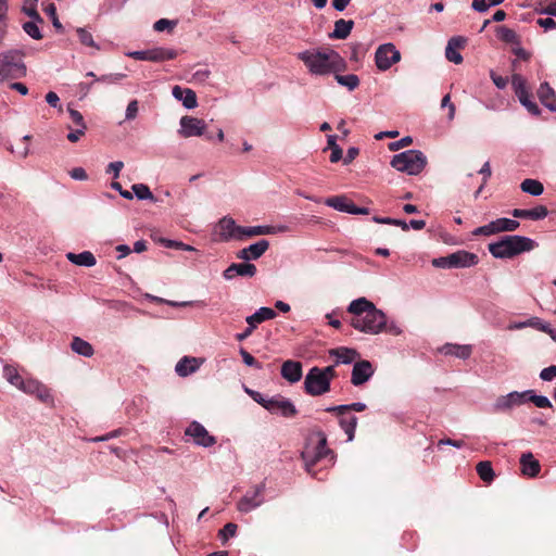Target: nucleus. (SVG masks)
<instances>
[{
    "instance_id": "1",
    "label": "nucleus",
    "mask_w": 556,
    "mask_h": 556,
    "mask_svg": "<svg viewBox=\"0 0 556 556\" xmlns=\"http://www.w3.org/2000/svg\"><path fill=\"white\" fill-rule=\"evenodd\" d=\"M348 313L351 314V326L361 332L378 334L387 327L386 314L366 298L352 301Z\"/></svg>"
},
{
    "instance_id": "2",
    "label": "nucleus",
    "mask_w": 556,
    "mask_h": 556,
    "mask_svg": "<svg viewBox=\"0 0 556 556\" xmlns=\"http://www.w3.org/2000/svg\"><path fill=\"white\" fill-rule=\"evenodd\" d=\"M308 72L313 75H329L346 70L345 60L333 49H309L298 53Z\"/></svg>"
},
{
    "instance_id": "3",
    "label": "nucleus",
    "mask_w": 556,
    "mask_h": 556,
    "mask_svg": "<svg viewBox=\"0 0 556 556\" xmlns=\"http://www.w3.org/2000/svg\"><path fill=\"white\" fill-rule=\"evenodd\" d=\"M538 243L522 236H504L500 241L489 244L490 253L496 258H513L514 256L533 250Z\"/></svg>"
},
{
    "instance_id": "4",
    "label": "nucleus",
    "mask_w": 556,
    "mask_h": 556,
    "mask_svg": "<svg viewBox=\"0 0 556 556\" xmlns=\"http://www.w3.org/2000/svg\"><path fill=\"white\" fill-rule=\"evenodd\" d=\"M316 435L318 438V442L314 450H307L302 453L305 469L313 477H317V471L315 468L320 463H324V467H327L329 465H332L334 459L333 451L327 447L326 434L321 430H318L316 432Z\"/></svg>"
},
{
    "instance_id": "5",
    "label": "nucleus",
    "mask_w": 556,
    "mask_h": 556,
    "mask_svg": "<svg viewBox=\"0 0 556 556\" xmlns=\"http://www.w3.org/2000/svg\"><path fill=\"white\" fill-rule=\"evenodd\" d=\"M23 58L24 52L18 49L0 52V84L26 76L27 68Z\"/></svg>"
},
{
    "instance_id": "6",
    "label": "nucleus",
    "mask_w": 556,
    "mask_h": 556,
    "mask_svg": "<svg viewBox=\"0 0 556 556\" xmlns=\"http://www.w3.org/2000/svg\"><path fill=\"white\" fill-rule=\"evenodd\" d=\"M427 165L426 155L419 150H407L395 154L391 160V166L399 172L408 175H418Z\"/></svg>"
},
{
    "instance_id": "7",
    "label": "nucleus",
    "mask_w": 556,
    "mask_h": 556,
    "mask_svg": "<svg viewBox=\"0 0 556 556\" xmlns=\"http://www.w3.org/2000/svg\"><path fill=\"white\" fill-rule=\"evenodd\" d=\"M511 85L519 102L528 110V112L535 116L540 115L541 110L532 100V93L527 86V80L520 74H514L511 77Z\"/></svg>"
},
{
    "instance_id": "8",
    "label": "nucleus",
    "mask_w": 556,
    "mask_h": 556,
    "mask_svg": "<svg viewBox=\"0 0 556 556\" xmlns=\"http://www.w3.org/2000/svg\"><path fill=\"white\" fill-rule=\"evenodd\" d=\"M304 390L312 396H318L330 391V382L319 367L309 369L304 380Z\"/></svg>"
},
{
    "instance_id": "9",
    "label": "nucleus",
    "mask_w": 556,
    "mask_h": 556,
    "mask_svg": "<svg viewBox=\"0 0 556 556\" xmlns=\"http://www.w3.org/2000/svg\"><path fill=\"white\" fill-rule=\"evenodd\" d=\"M401 61V53L393 43H384L378 47L375 53V62L377 67L386 72L393 64Z\"/></svg>"
},
{
    "instance_id": "10",
    "label": "nucleus",
    "mask_w": 556,
    "mask_h": 556,
    "mask_svg": "<svg viewBox=\"0 0 556 556\" xmlns=\"http://www.w3.org/2000/svg\"><path fill=\"white\" fill-rule=\"evenodd\" d=\"M20 390L26 394L36 396L40 402L45 404H53V396L51 395L50 390L36 379H25Z\"/></svg>"
},
{
    "instance_id": "11",
    "label": "nucleus",
    "mask_w": 556,
    "mask_h": 556,
    "mask_svg": "<svg viewBox=\"0 0 556 556\" xmlns=\"http://www.w3.org/2000/svg\"><path fill=\"white\" fill-rule=\"evenodd\" d=\"M265 409L271 414H279L282 417L291 418L298 414L293 403L281 395L273 396L266 402Z\"/></svg>"
},
{
    "instance_id": "12",
    "label": "nucleus",
    "mask_w": 556,
    "mask_h": 556,
    "mask_svg": "<svg viewBox=\"0 0 556 556\" xmlns=\"http://www.w3.org/2000/svg\"><path fill=\"white\" fill-rule=\"evenodd\" d=\"M243 229L236 226L231 218L224 217L214 228V238L218 241H226L232 238H241Z\"/></svg>"
},
{
    "instance_id": "13",
    "label": "nucleus",
    "mask_w": 556,
    "mask_h": 556,
    "mask_svg": "<svg viewBox=\"0 0 556 556\" xmlns=\"http://www.w3.org/2000/svg\"><path fill=\"white\" fill-rule=\"evenodd\" d=\"M325 204L330 206V207H333L337 211L345 212V213H349V214H355V215H367V214H369V208L356 206L345 195H336V197L327 198L325 200Z\"/></svg>"
},
{
    "instance_id": "14",
    "label": "nucleus",
    "mask_w": 556,
    "mask_h": 556,
    "mask_svg": "<svg viewBox=\"0 0 556 556\" xmlns=\"http://www.w3.org/2000/svg\"><path fill=\"white\" fill-rule=\"evenodd\" d=\"M375 374V368L369 361L355 362L351 375V383L355 387L363 386Z\"/></svg>"
},
{
    "instance_id": "15",
    "label": "nucleus",
    "mask_w": 556,
    "mask_h": 556,
    "mask_svg": "<svg viewBox=\"0 0 556 556\" xmlns=\"http://www.w3.org/2000/svg\"><path fill=\"white\" fill-rule=\"evenodd\" d=\"M185 433L191 437L198 445L208 447L215 444V438L210 435L207 430L197 421L191 422Z\"/></svg>"
},
{
    "instance_id": "16",
    "label": "nucleus",
    "mask_w": 556,
    "mask_h": 556,
    "mask_svg": "<svg viewBox=\"0 0 556 556\" xmlns=\"http://www.w3.org/2000/svg\"><path fill=\"white\" fill-rule=\"evenodd\" d=\"M277 316V313L275 309L270 307H261L258 308L254 314H252L249 317H245V323L248 324V327H245V338L252 334L253 330L256 329V327L266 321L274 319Z\"/></svg>"
},
{
    "instance_id": "17",
    "label": "nucleus",
    "mask_w": 556,
    "mask_h": 556,
    "mask_svg": "<svg viewBox=\"0 0 556 556\" xmlns=\"http://www.w3.org/2000/svg\"><path fill=\"white\" fill-rule=\"evenodd\" d=\"M180 127L181 129L179 132L182 137H195L201 136L205 130V123L202 119L190 117V116H184L180 119Z\"/></svg>"
},
{
    "instance_id": "18",
    "label": "nucleus",
    "mask_w": 556,
    "mask_h": 556,
    "mask_svg": "<svg viewBox=\"0 0 556 556\" xmlns=\"http://www.w3.org/2000/svg\"><path fill=\"white\" fill-rule=\"evenodd\" d=\"M450 264L452 268H466L478 264L479 257L477 254L459 250L450 254Z\"/></svg>"
},
{
    "instance_id": "19",
    "label": "nucleus",
    "mask_w": 556,
    "mask_h": 556,
    "mask_svg": "<svg viewBox=\"0 0 556 556\" xmlns=\"http://www.w3.org/2000/svg\"><path fill=\"white\" fill-rule=\"evenodd\" d=\"M204 363V358L184 356L175 366V371L179 377H188L195 372Z\"/></svg>"
},
{
    "instance_id": "20",
    "label": "nucleus",
    "mask_w": 556,
    "mask_h": 556,
    "mask_svg": "<svg viewBox=\"0 0 556 556\" xmlns=\"http://www.w3.org/2000/svg\"><path fill=\"white\" fill-rule=\"evenodd\" d=\"M467 39L462 36L452 37L447 46L445 48V56L450 62L454 64H460L463 62V56L458 52V50L464 49L466 46Z\"/></svg>"
},
{
    "instance_id": "21",
    "label": "nucleus",
    "mask_w": 556,
    "mask_h": 556,
    "mask_svg": "<svg viewBox=\"0 0 556 556\" xmlns=\"http://www.w3.org/2000/svg\"><path fill=\"white\" fill-rule=\"evenodd\" d=\"M281 376L290 383H295L302 378V364L288 359L281 366Z\"/></svg>"
},
{
    "instance_id": "22",
    "label": "nucleus",
    "mask_w": 556,
    "mask_h": 556,
    "mask_svg": "<svg viewBox=\"0 0 556 556\" xmlns=\"http://www.w3.org/2000/svg\"><path fill=\"white\" fill-rule=\"evenodd\" d=\"M511 215L515 218H525V219H531V220H540L545 218L548 215V210L544 205H538L533 208L526 210V208H514L511 211Z\"/></svg>"
},
{
    "instance_id": "23",
    "label": "nucleus",
    "mask_w": 556,
    "mask_h": 556,
    "mask_svg": "<svg viewBox=\"0 0 556 556\" xmlns=\"http://www.w3.org/2000/svg\"><path fill=\"white\" fill-rule=\"evenodd\" d=\"M521 472L528 477H536L540 473L541 465L532 453H523L520 457Z\"/></svg>"
},
{
    "instance_id": "24",
    "label": "nucleus",
    "mask_w": 556,
    "mask_h": 556,
    "mask_svg": "<svg viewBox=\"0 0 556 556\" xmlns=\"http://www.w3.org/2000/svg\"><path fill=\"white\" fill-rule=\"evenodd\" d=\"M173 96L175 99L181 101L186 109H194L198 104L195 92L189 88L175 86L173 88Z\"/></svg>"
},
{
    "instance_id": "25",
    "label": "nucleus",
    "mask_w": 556,
    "mask_h": 556,
    "mask_svg": "<svg viewBox=\"0 0 556 556\" xmlns=\"http://www.w3.org/2000/svg\"><path fill=\"white\" fill-rule=\"evenodd\" d=\"M538 97L544 106L556 112V104L554 103L556 94L548 83L544 81L540 85L538 89Z\"/></svg>"
},
{
    "instance_id": "26",
    "label": "nucleus",
    "mask_w": 556,
    "mask_h": 556,
    "mask_svg": "<svg viewBox=\"0 0 556 556\" xmlns=\"http://www.w3.org/2000/svg\"><path fill=\"white\" fill-rule=\"evenodd\" d=\"M339 417V425L348 435V441H352L355 437L357 426V417L349 415V413L336 414Z\"/></svg>"
},
{
    "instance_id": "27",
    "label": "nucleus",
    "mask_w": 556,
    "mask_h": 556,
    "mask_svg": "<svg viewBox=\"0 0 556 556\" xmlns=\"http://www.w3.org/2000/svg\"><path fill=\"white\" fill-rule=\"evenodd\" d=\"M354 26V22L352 20H343L340 18L334 22V29L329 34V38L331 39H345L350 36Z\"/></svg>"
},
{
    "instance_id": "28",
    "label": "nucleus",
    "mask_w": 556,
    "mask_h": 556,
    "mask_svg": "<svg viewBox=\"0 0 556 556\" xmlns=\"http://www.w3.org/2000/svg\"><path fill=\"white\" fill-rule=\"evenodd\" d=\"M177 55V51L172 48L153 47L150 49V62H164L174 60Z\"/></svg>"
},
{
    "instance_id": "29",
    "label": "nucleus",
    "mask_w": 556,
    "mask_h": 556,
    "mask_svg": "<svg viewBox=\"0 0 556 556\" xmlns=\"http://www.w3.org/2000/svg\"><path fill=\"white\" fill-rule=\"evenodd\" d=\"M66 257L71 263L77 266L91 267L97 263L94 255L89 251H84L78 254L70 252L66 254Z\"/></svg>"
},
{
    "instance_id": "30",
    "label": "nucleus",
    "mask_w": 556,
    "mask_h": 556,
    "mask_svg": "<svg viewBox=\"0 0 556 556\" xmlns=\"http://www.w3.org/2000/svg\"><path fill=\"white\" fill-rule=\"evenodd\" d=\"M442 352L445 355H452L460 359H467L472 353V348L471 345H458L447 343L442 348Z\"/></svg>"
},
{
    "instance_id": "31",
    "label": "nucleus",
    "mask_w": 556,
    "mask_h": 556,
    "mask_svg": "<svg viewBox=\"0 0 556 556\" xmlns=\"http://www.w3.org/2000/svg\"><path fill=\"white\" fill-rule=\"evenodd\" d=\"M330 355L336 356L337 363L343 364H351L359 356L356 350L344 346L331 350Z\"/></svg>"
},
{
    "instance_id": "32",
    "label": "nucleus",
    "mask_w": 556,
    "mask_h": 556,
    "mask_svg": "<svg viewBox=\"0 0 556 556\" xmlns=\"http://www.w3.org/2000/svg\"><path fill=\"white\" fill-rule=\"evenodd\" d=\"M287 228L285 226H250L245 227V238L263 235H275L277 232H283Z\"/></svg>"
},
{
    "instance_id": "33",
    "label": "nucleus",
    "mask_w": 556,
    "mask_h": 556,
    "mask_svg": "<svg viewBox=\"0 0 556 556\" xmlns=\"http://www.w3.org/2000/svg\"><path fill=\"white\" fill-rule=\"evenodd\" d=\"M269 248V242L262 239L245 248V261L260 258Z\"/></svg>"
},
{
    "instance_id": "34",
    "label": "nucleus",
    "mask_w": 556,
    "mask_h": 556,
    "mask_svg": "<svg viewBox=\"0 0 556 556\" xmlns=\"http://www.w3.org/2000/svg\"><path fill=\"white\" fill-rule=\"evenodd\" d=\"M253 496L245 494V511L255 508L263 503L264 482L255 483L253 486Z\"/></svg>"
},
{
    "instance_id": "35",
    "label": "nucleus",
    "mask_w": 556,
    "mask_h": 556,
    "mask_svg": "<svg viewBox=\"0 0 556 556\" xmlns=\"http://www.w3.org/2000/svg\"><path fill=\"white\" fill-rule=\"evenodd\" d=\"M496 36L500 40H502L505 43H513V45H519L520 38L517 35V33L508 28L506 26H498L496 27Z\"/></svg>"
},
{
    "instance_id": "36",
    "label": "nucleus",
    "mask_w": 556,
    "mask_h": 556,
    "mask_svg": "<svg viewBox=\"0 0 556 556\" xmlns=\"http://www.w3.org/2000/svg\"><path fill=\"white\" fill-rule=\"evenodd\" d=\"M520 188L523 192L529 193L531 195H540L544 191L543 184L536 179L527 178L525 179Z\"/></svg>"
},
{
    "instance_id": "37",
    "label": "nucleus",
    "mask_w": 556,
    "mask_h": 556,
    "mask_svg": "<svg viewBox=\"0 0 556 556\" xmlns=\"http://www.w3.org/2000/svg\"><path fill=\"white\" fill-rule=\"evenodd\" d=\"M71 346L75 353L85 357H90L93 354L91 344L78 337L73 339Z\"/></svg>"
},
{
    "instance_id": "38",
    "label": "nucleus",
    "mask_w": 556,
    "mask_h": 556,
    "mask_svg": "<svg viewBox=\"0 0 556 556\" xmlns=\"http://www.w3.org/2000/svg\"><path fill=\"white\" fill-rule=\"evenodd\" d=\"M476 469L482 481L490 483L494 480L495 473L490 462L478 463Z\"/></svg>"
},
{
    "instance_id": "39",
    "label": "nucleus",
    "mask_w": 556,
    "mask_h": 556,
    "mask_svg": "<svg viewBox=\"0 0 556 556\" xmlns=\"http://www.w3.org/2000/svg\"><path fill=\"white\" fill-rule=\"evenodd\" d=\"M337 83L341 86L346 87L350 91L356 89L359 86V78L355 74L349 75H340L339 73H333Z\"/></svg>"
},
{
    "instance_id": "40",
    "label": "nucleus",
    "mask_w": 556,
    "mask_h": 556,
    "mask_svg": "<svg viewBox=\"0 0 556 556\" xmlns=\"http://www.w3.org/2000/svg\"><path fill=\"white\" fill-rule=\"evenodd\" d=\"M366 407L367 406L365 403L356 402V403L346 404V405H338V406L328 407L326 410L329 413L342 414V413H350L352 410L353 412H364L366 409Z\"/></svg>"
},
{
    "instance_id": "41",
    "label": "nucleus",
    "mask_w": 556,
    "mask_h": 556,
    "mask_svg": "<svg viewBox=\"0 0 556 556\" xmlns=\"http://www.w3.org/2000/svg\"><path fill=\"white\" fill-rule=\"evenodd\" d=\"M527 326L535 328V329H538L540 331H543L545 333L553 334V329L551 328V325L547 324V323H544L539 317H532L528 321L521 323V324L517 325L516 327L517 328H523V327H527Z\"/></svg>"
},
{
    "instance_id": "42",
    "label": "nucleus",
    "mask_w": 556,
    "mask_h": 556,
    "mask_svg": "<svg viewBox=\"0 0 556 556\" xmlns=\"http://www.w3.org/2000/svg\"><path fill=\"white\" fill-rule=\"evenodd\" d=\"M3 375H4L5 379L12 386L16 387L17 389H20L22 387L23 382L25 381V379L22 378V376L17 372V370L10 365L4 366Z\"/></svg>"
},
{
    "instance_id": "43",
    "label": "nucleus",
    "mask_w": 556,
    "mask_h": 556,
    "mask_svg": "<svg viewBox=\"0 0 556 556\" xmlns=\"http://www.w3.org/2000/svg\"><path fill=\"white\" fill-rule=\"evenodd\" d=\"M134 194L139 200H151L155 201V198L153 193L151 192L150 188L144 184H135L131 187Z\"/></svg>"
},
{
    "instance_id": "44",
    "label": "nucleus",
    "mask_w": 556,
    "mask_h": 556,
    "mask_svg": "<svg viewBox=\"0 0 556 556\" xmlns=\"http://www.w3.org/2000/svg\"><path fill=\"white\" fill-rule=\"evenodd\" d=\"M528 401L533 403L539 408H553L552 402L544 395H536L534 390H528Z\"/></svg>"
},
{
    "instance_id": "45",
    "label": "nucleus",
    "mask_w": 556,
    "mask_h": 556,
    "mask_svg": "<svg viewBox=\"0 0 556 556\" xmlns=\"http://www.w3.org/2000/svg\"><path fill=\"white\" fill-rule=\"evenodd\" d=\"M37 2L38 0H24L22 11L30 18L42 22V18L37 11Z\"/></svg>"
},
{
    "instance_id": "46",
    "label": "nucleus",
    "mask_w": 556,
    "mask_h": 556,
    "mask_svg": "<svg viewBox=\"0 0 556 556\" xmlns=\"http://www.w3.org/2000/svg\"><path fill=\"white\" fill-rule=\"evenodd\" d=\"M39 21L33 20L23 24V30L33 39L39 40L42 38V34L37 25Z\"/></svg>"
},
{
    "instance_id": "47",
    "label": "nucleus",
    "mask_w": 556,
    "mask_h": 556,
    "mask_svg": "<svg viewBox=\"0 0 556 556\" xmlns=\"http://www.w3.org/2000/svg\"><path fill=\"white\" fill-rule=\"evenodd\" d=\"M495 222H496V227H497L498 232L514 231L520 225L519 222H517L515 219L505 218V217L497 218Z\"/></svg>"
},
{
    "instance_id": "48",
    "label": "nucleus",
    "mask_w": 556,
    "mask_h": 556,
    "mask_svg": "<svg viewBox=\"0 0 556 556\" xmlns=\"http://www.w3.org/2000/svg\"><path fill=\"white\" fill-rule=\"evenodd\" d=\"M8 33V5H0V46Z\"/></svg>"
},
{
    "instance_id": "49",
    "label": "nucleus",
    "mask_w": 556,
    "mask_h": 556,
    "mask_svg": "<svg viewBox=\"0 0 556 556\" xmlns=\"http://www.w3.org/2000/svg\"><path fill=\"white\" fill-rule=\"evenodd\" d=\"M237 529L238 526L236 523L229 522L225 525L218 533L222 543L225 544L230 538H233L236 535Z\"/></svg>"
},
{
    "instance_id": "50",
    "label": "nucleus",
    "mask_w": 556,
    "mask_h": 556,
    "mask_svg": "<svg viewBox=\"0 0 556 556\" xmlns=\"http://www.w3.org/2000/svg\"><path fill=\"white\" fill-rule=\"evenodd\" d=\"M495 233H498L495 220L489 223L488 225L480 226L472 231V236L475 237L491 236Z\"/></svg>"
},
{
    "instance_id": "51",
    "label": "nucleus",
    "mask_w": 556,
    "mask_h": 556,
    "mask_svg": "<svg viewBox=\"0 0 556 556\" xmlns=\"http://www.w3.org/2000/svg\"><path fill=\"white\" fill-rule=\"evenodd\" d=\"M528 394H530V392H528V390L523 391V392L513 391V392L508 393L507 396L509 397L510 403L515 407V406H520L523 403H526L528 401Z\"/></svg>"
},
{
    "instance_id": "52",
    "label": "nucleus",
    "mask_w": 556,
    "mask_h": 556,
    "mask_svg": "<svg viewBox=\"0 0 556 556\" xmlns=\"http://www.w3.org/2000/svg\"><path fill=\"white\" fill-rule=\"evenodd\" d=\"M45 12L50 16V18L52 21V25L54 26V28L58 31H63V26H62L61 22L59 21L58 15H56V8H55L54 3H49L45 8Z\"/></svg>"
},
{
    "instance_id": "53",
    "label": "nucleus",
    "mask_w": 556,
    "mask_h": 556,
    "mask_svg": "<svg viewBox=\"0 0 556 556\" xmlns=\"http://www.w3.org/2000/svg\"><path fill=\"white\" fill-rule=\"evenodd\" d=\"M77 34L83 45L98 49V46L92 38V35L88 30H86L85 28H78Z\"/></svg>"
},
{
    "instance_id": "54",
    "label": "nucleus",
    "mask_w": 556,
    "mask_h": 556,
    "mask_svg": "<svg viewBox=\"0 0 556 556\" xmlns=\"http://www.w3.org/2000/svg\"><path fill=\"white\" fill-rule=\"evenodd\" d=\"M177 22L176 21H170V20H167V18H161L159 21H156L153 25V28L155 31H164V30H173L174 27L176 26Z\"/></svg>"
},
{
    "instance_id": "55",
    "label": "nucleus",
    "mask_w": 556,
    "mask_h": 556,
    "mask_svg": "<svg viewBox=\"0 0 556 556\" xmlns=\"http://www.w3.org/2000/svg\"><path fill=\"white\" fill-rule=\"evenodd\" d=\"M30 140V136L29 135H26L22 138L21 142H22V146L21 147H17L16 150H12L13 152L16 153V155L20 157V159H26L30 152L29 150V146H28V141Z\"/></svg>"
},
{
    "instance_id": "56",
    "label": "nucleus",
    "mask_w": 556,
    "mask_h": 556,
    "mask_svg": "<svg viewBox=\"0 0 556 556\" xmlns=\"http://www.w3.org/2000/svg\"><path fill=\"white\" fill-rule=\"evenodd\" d=\"M494 407L498 412H508L514 406L510 403V400H509V397L507 395H502V396L497 397V400H496V402L494 404Z\"/></svg>"
},
{
    "instance_id": "57",
    "label": "nucleus",
    "mask_w": 556,
    "mask_h": 556,
    "mask_svg": "<svg viewBox=\"0 0 556 556\" xmlns=\"http://www.w3.org/2000/svg\"><path fill=\"white\" fill-rule=\"evenodd\" d=\"M236 275L243 276V263L232 264L224 271V277L226 279H231Z\"/></svg>"
},
{
    "instance_id": "58",
    "label": "nucleus",
    "mask_w": 556,
    "mask_h": 556,
    "mask_svg": "<svg viewBox=\"0 0 556 556\" xmlns=\"http://www.w3.org/2000/svg\"><path fill=\"white\" fill-rule=\"evenodd\" d=\"M125 77H126V75L123 73L108 74V75H102V76L98 77L97 81L108 83V84H117Z\"/></svg>"
},
{
    "instance_id": "59",
    "label": "nucleus",
    "mask_w": 556,
    "mask_h": 556,
    "mask_svg": "<svg viewBox=\"0 0 556 556\" xmlns=\"http://www.w3.org/2000/svg\"><path fill=\"white\" fill-rule=\"evenodd\" d=\"M139 111V103L137 100H131L126 109L125 118L127 121H132L137 117Z\"/></svg>"
},
{
    "instance_id": "60",
    "label": "nucleus",
    "mask_w": 556,
    "mask_h": 556,
    "mask_svg": "<svg viewBox=\"0 0 556 556\" xmlns=\"http://www.w3.org/2000/svg\"><path fill=\"white\" fill-rule=\"evenodd\" d=\"M412 143H413L412 137L406 136V137L400 139L399 141L391 142L389 144V149L391 151H397V150H400L402 148L410 146Z\"/></svg>"
},
{
    "instance_id": "61",
    "label": "nucleus",
    "mask_w": 556,
    "mask_h": 556,
    "mask_svg": "<svg viewBox=\"0 0 556 556\" xmlns=\"http://www.w3.org/2000/svg\"><path fill=\"white\" fill-rule=\"evenodd\" d=\"M540 378L544 381H552L556 378V365H551L540 372Z\"/></svg>"
},
{
    "instance_id": "62",
    "label": "nucleus",
    "mask_w": 556,
    "mask_h": 556,
    "mask_svg": "<svg viewBox=\"0 0 556 556\" xmlns=\"http://www.w3.org/2000/svg\"><path fill=\"white\" fill-rule=\"evenodd\" d=\"M68 114L74 125L77 127H87L83 115L77 110L68 108Z\"/></svg>"
},
{
    "instance_id": "63",
    "label": "nucleus",
    "mask_w": 556,
    "mask_h": 556,
    "mask_svg": "<svg viewBox=\"0 0 556 556\" xmlns=\"http://www.w3.org/2000/svg\"><path fill=\"white\" fill-rule=\"evenodd\" d=\"M127 56L139 61H150V49L140 51H130L126 53Z\"/></svg>"
},
{
    "instance_id": "64",
    "label": "nucleus",
    "mask_w": 556,
    "mask_h": 556,
    "mask_svg": "<svg viewBox=\"0 0 556 556\" xmlns=\"http://www.w3.org/2000/svg\"><path fill=\"white\" fill-rule=\"evenodd\" d=\"M536 11L541 14L556 16V1L551 0L544 8L536 9Z\"/></svg>"
}]
</instances>
